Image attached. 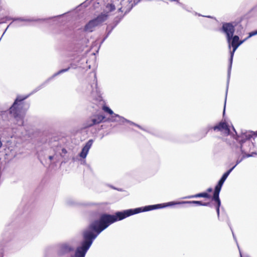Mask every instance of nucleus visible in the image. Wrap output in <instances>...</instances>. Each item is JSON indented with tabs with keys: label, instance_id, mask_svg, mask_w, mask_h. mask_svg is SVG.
I'll return each instance as SVG.
<instances>
[{
	"label": "nucleus",
	"instance_id": "f257e3e1",
	"mask_svg": "<svg viewBox=\"0 0 257 257\" xmlns=\"http://www.w3.org/2000/svg\"><path fill=\"white\" fill-rule=\"evenodd\" d=\"M126 218V217L123 210L117 211L112 215L107 213L102 214L98 219L91 222L88 227L83 230L82 233L83 240L81 243V245L78 246L75 249L74 255L67 257H76L75 254L77 249L90 242L89 248L93 240L102 231L107 228L111 224Z\"/></svg>",
	"mask_w": 257,
	"mask_h": 257
},
{
	"label": "nucleus",
	"instance_id": "f03ea898",
	"mask_svg": "<svg viewBox=\"0 0 257 257\" xmlns=\"http://www.w3.org/2000/svg\"><path fill=\"white\" fill-rule=\"evenodd\" d=\"M195 204L196 205L208 206L210 205L209 202L203 203L200 201H171L163 204H158L155 205H151L136 208L134 209H129L124 210L123 211L126 217L136 214L139 213L151 211L154 209L162 208L166 207L172 206L178 204Z\"/></svg>",
	"mask_w": 257,
	"mask_h": 257
},
{
	"label": "nucleus",
	"instance_id": "7ed1b4c3",
	"mask_svg": "<svg viewBox=\"0 0 257 257\" xmlns=\"http://www.w3.org/2000/svg\"><path fill=\"white\" fill-rule=\"evenodd\" d=\"M29 95L25 96H18L12 105L9 109V112L16 119L17 124L22 126L24 124V114L22 112V101L27 98Z\"/></svg>",
	"mask_w": 257,
	"mask_h": 257
},
{
	"label": "nucleus",
	"instance_id": "20e7f679",
	"mask_svg": "<svg viewBox=\"0 0 257 257\" xmlns=\"http://www.w3.org/2000/svg\"><path fill=\"white\" fill-rule=\"evenodd\" d=\"M227 43H228L229 48L232 47V51L230 52V57L229 59V64L227 72V88L226 96L227 95V90L228 87L229 81L231 74V67L233 61V55L235 51L239 47V37L237 35H233L232 37H231L229 40H227Z\"/></svg>",
	"mask_w": 257,
	"mask_h": 257
},
{
	"label": "nucleus",
	"instance_id": "39448f33",
	"mask_svg": "<svg viewBox=\"0 0 257 257\" xmlns=\"http://www.w3.org/2000/svg\"><path fill=\"white\" fill-rule=\"evenodd\" d=\"M251 132H245L240 137H238L237 140L240 144V150L242 154H246V152L253 150L254 145L250 142L249 139L252 137Z\"/></svg>",
	"mask_w": 257,
	"mask_h": 257
},
{
	"label": "nucleus",
	"instance_id": "423d86ee",
	"mask_svg": "<svg viewBox=\"0 0 257 257\" xmlns=\"http://www.w3.org/2000/svg\"><path fill=\"white\" fill-rule=\"evenodd\" d=\"M108 15L106 13H101L96 18L90 20L84 27V31L88 32H93L95 28L100 25L103 22L106 20Z\"/></svg>",
	"mask_w": 257,
	"mask_h": 257
},
{
	"label": "nucleus",
	"instance_id": "0eeeda50",
	"mask_svg": "<svg viewBox=\"0 0 257 257\" xmlns=\"http://www.w3.org/2000/svg\"><path fill=\"white\" fill-rule=\"evenodd\" d=\"M213 128L214 131L217 130L223 132L226 135L230 134V131L227 123L225 122H220L217 125L213 127L208 126L201 131L202 138L205 137L210 129Z\"/></svg>",
	"mask_w": 257,
	"mask_h": 257
},
{
	"label": "nucleus",
	"instance_id": "6e6552de",
	"mask_svg": "<svg viewBox=\"0 0 257 257\" xmlns=\"http://www.w3.org/2000/svg\"><path fill=\"white\" fill-rule=\"evenodd\" d=\"M74 250V247L68 242L59 243L57 245V254L59 256H62Z\"/></svg>",
	"mask_w": 257,
	"mask_h": 257
},
{
	"label": "nucleus",
	"instance_id": "1a4fd4ad",
	"mask_svg": "<svg viewBox=\"0 0 257 257\" xmlns=\"http://www.w3.org/2000/svg\"><path fill=\"white\" fill-rule=\"evenodd\" d=\"M104 118V116L100 114L93 115L85 121L83 124L84 127L88 128L99 124L103 121Z\"/></svg>",
	"mask_w": 257,
	"mask_h": 257
},
{
	"label": "nucleus",
	"instance_id": "9d476101",
	"mask_svg": "<svg viewBox=\"0 0 257 257\" xmlns=\"http://www.w3.org/2000/svg\"><path fill=\"white\" fill-rule=\"evenodd\" d=\"M235 23H224L221 28L222 31L225 34L226 40H229L233 36L235 31Z\"/></svg>",
	"mask_w": 257,
	"mask_h": 257
},
{
	"label": "nucleus",
	"instance_id": "9b49d317",
	"mask_svg": "<svg viewBox=\"0 0 257 257\" xmlns=\"http://www.w3.org/2000/svg\"><path fill=\"white\" fill-rule=\"evenodd\" d=\"M141 0H122L121 2V7L119 10L124 14L128 13L133 7L139 3Z\"/></svg>",
	"mask_w": 257,
	"mask_h": 257
},
{
	"label": "nucleus",
	"instance_id": "f8f14e48",
	"mask_svg": "<svg viewBox=\"0 0 257 257\" xmlns=\"http://www.w3.org/2000/svg\"><path fill=\"white\" fill-rule=\"evenodd\" d=\"M70 67H69L65 69H61L59 71H58L57 72L54 73L52 76L48 78L45 81H44L43 83H42L40 85L38 86L37 87H36L35 90L32 92V93H35L42 88H43L44 86H45L51 80H52L53 79H54L55 77L63 73L64 72H67L69 69Z\"/></svg>",
	"mask_w": 257,
	"mask_h": 257
},
{
	"label": "nucleus",
	"instance_id": "ddd939ff",
	"mask_svg": "<svg viewBox=\"0 0 257 257\" xmlns=\"http://www.w3.org/2000/svg\"><path fill=\"white\" fill-rule=\"evenodd\" d=\"M93 142L92 139H90L86 143L79 154V156L81 158L85 159L90 149L92 146Z\"/></svg>",
	"mask_w": 257,
	"mask_h": 257
},
{
	"label": "nucleus",
	"instance_id": "4468645a",
	"mask_svg": "<svg viewBox=\"0 0 257 257\" xmlns=\"http://www.w3.org/2000/svg\"><path fill=\"white\" fill-rule=\"evenodd\" d=\"M90 244L91 243L90 242L89 244H87L86 245L83 246L82 247L77 249L75 254L76 257H85L86 252L89 249V247Z\"/></svg>",
	"mask_w": 257,
	"mask_h": 257
},
{
	"label": "nucleus",
	"instance_id": "2eb2a0df",
	"mask_svg": "<svg viewBox=\"0 0 257 257\" xmlns=\"http://www.w3.org/2000/svg\"><path fill=\"white\" fill-rule=\"evenodd\" d=\"M116 117H118V122L120 124H123L125 122H127V123H129L130 124H132V125H134L135 126H137L138 127H139V128L142 130H144V131H146L144 128H143L141 125L132 121H130L125 118H124L123 117L121 116H120V115H116Z\"/></svg>",
	"mask_w": 257,
	"mask_h": 257
},
{
	"label": "nucleus",
	"instance_id": "dca6fc26",
	"mask_svg": "<svg viewBox=\"0 0 257 257\" xmlns=\"http://www.w3.org/2000/svg\"><path fill=\"white\" fill-rule=\"evenodd\" d=\"M212 200L214 201L216 203L215 206L217 214L218 219L220 220V207L221 206V201L219 199V197L212 196Z\"/></svg>",
	"mask_w": 257,
	"mask_h": 257
},
{
	"label": "nucleus",
	"instance_id": "f3484780",
	"mask_svg": "<svg viewBox=\"0 0 257 257\" xmlns=\"http://www.w3.org/2000/svg\"><path fill=\"white\" fill-rule=\"evenodd\" d=\"M225 181L220 179L218 182L217 185L215 187L214 191L213 193V196L219 197V193L221 191L222 186Z\"/></svg>",
	"mask_w": 257,
	"mask_h": 257
},
{
	"label": "nucleus",
	"instance_id": "a211bd4d",
	"mask_svg": "<svg viewBox=\"0 0 257 257\" xmlns=\"http://www.w3.org/2000/svg\"><path fill=\"white\" fill-rule=\"evenodd\" d=\"M199 197H204L207 198H210L211 197L210 195L207 192H202L198 194H196L194 195L188 196L184 197V199H190L194 198H199Z\"/></svg>",
	"mask_w": 257,
	"mask_h": 257
},
{
	"label": "nucleus",
	"instance_id": "6ab92c4d",
	"mask_svg": "<svg viewBox=\"0 0 257 257\" xmlns=\"http://www.w3.org/2000/svg\"><path fill=\"white\" fill-rule=\"evenodd\" d=\"M243 154V155L240 158H238V159L236 160L235 165L237 166L238 164H239L240 163H241L242 161V160L244 159H245V158L253 157V155L254 154H256V153L255 152H252L251 154Z\"/></svg>",
	"mask_w": 257,
	"mask_h": 257
},
{
	"label": "nucleus",
	"instance_id": "aec40b11",
	"mask_svg": "<svg viewBox=\"0 0 257 257\" xmlns=\"http://www.w3.org/2000/svg\"><path fill=\"white\" fill-rule=\"evenodd\" d=\"M66 203L68 205H70V206H73V205H79V204L78 203H77V202H76L72 198H69V199H68L66 201Z\"/></svg>",
	"mask_w": 257,
	"mask_h": 257
},
{
	"label": "nucleus",
	"instance_id": "412c9836",
	"mask_svg": "<svg viewBox=\"0 0 257 257\" xmlns=\"http://www.w3.org/2000/svg\"><path fill=\"white\" fill-rule=\"evenodd\" d=\"M13 22L15 21H20V22H32L34 20L32 19H25L23 18H14Z\"/></svg>",
	"mask_w": 257,
	"mask_h": 257
},
{
	"label": "nucleus",
	"instance_id": "4be33fe9",
	"mask_svg": "<svg viewBox=\"0 0 257 257\" xmlns=\"http://www.w3.org/2000/svg\"><path fill=\"white\" fill-rule=\"evenodd\" d=\"M102 109L106 112H107L110 115H112L113 114V111L108 106L104 105L102 107Z\"/></svg>",
	"mask_w": 257,
	"mask_h": 257
},
{
	"label": "nucleus",
	"instance_id": "5701e85b",
	"mask_svg": "<svg viewBox=\"0 0 257 257\" xmlns=\"http://www.w3.org/2000/svg\"><path fill=\"white\" fill-rule=\"evenodd\" d=\"M117 23H116V24H115L113 26H108L107 28V31L109 29H110V30L108 31V33H107V34L106 35V36L105 37V38H104V39L103 40L102 42H103L105 39L108 37V36L109 35V34L111 33V31L114 29V28L116 26V25H117Z\"/></svg>",
	"mask_w": 257,
	"mask_h": 257
},
{
	"label": "nucleus",
	"instance_id": "b1692460",
	"mask_svg": "<svg viewBox=\"0 0 257 257\" xmlns=\"http://www.w3.org/2000/svg\"><path fill=\"white\" fill-rule=\"evenodd\" d=\"M111 115L110 121L111 122H118V117H116V115H119L118 114L113 113V114Z\"/></svg>",
	"mask_w": 257,
	"mask_h": 257
},
{
	"label": "nucleus",
	"instance_id": "393cba45",
	"mask_svg": "<svg viewBox=\"0 0 257 257\" xmlns=\"http://www.w3.org/2000/svg\"><path fill=\"white\" fill-rule=\"evenodd\" d=\"M106 9L110 12H112L115 10V6L113 4H107L106 6Z\"/></svg>",
	"mask_w": 257,
	"mask_h": 257
},
{
	"label": "nucleus",
	"instance_id": "a878e982",
	"mask_svg": "<svg viewBox=\"0 0 257 257\" xmlns=\"http://www.w3.org/2000/svg\"><path fill=\"white\" fill-rule=\"evenodd\" d=\"M229 175V172H226L225 173L223 174V175L222 176L221 178L220 179L225 181Z\"/></svg>",
	"mask_w": 257,
	"mask_h": 257
},
{
	"label": "nucleus",
	"instance_id": "bb28decb",
	"mask_svg": "<svg viewBox=\"0 0 257 257\" xmlns=\"http://www.w3.org/2000/svg\"><path fill=\"white\" fill-rule=\"evenodd\" d=\"M256 35H257V30L254 31H252L251 32H250L249 33L248 37H251L252 36H253Z\"/></svg>",
	"mask_w": 257,
	"mask_h": 257
},
{
	"label": "nucleus",
	"instance_id": "cd10ccee",
	"mask_svg": "<svg viewBox=\"0 0 257 257\" xmlns=\"http://www.w3.org/2000/svg\"><path fill=\"white\" fill-rule=\"evenodd\" d=\"M193 14L195 15H197L198 16H202V17H207V18H212V17L211 16H203V15H202L197 12H194Z\"/></svg>",
	"mask_w": 257,
	"mask_h": 257
},
{
	"label": "nucleus",
	"instance_id": "c85d7f7f",
	"mask_svg": "<svg viewBox=\"0 0 257 257\" xmlns=\"http://www.w3.org/2000/svg\"><path fill=\"white\" fill-rule=\"evenodd\" d=\"M67 150L63 148V149H62V152H61L60 155H61V156L62 157H64V155L66 154L67 153Z\"/></svg>",
	"mask_w": 257,
	"mask_h": 257
},
{
	"label": "nucleus",
	"instance_id": "c756f323",
	"mask_svg": "<svg viewBox=\"0 0 257 257\" xmlns=\"http://www.w3.org/2000/svg\"><path fill=\"white\" fill-rule=\"evenodd\" d=\"M14 22H13L12 23H11L9 25V26H7V29H8L9 27L10 26H12V25H14L16 27H18V26H21V25H19V24L17 23H13Z\"/></svg>",
	"mask_w": 257,
	"mask_h": 257
},
{
	"label": "nucleus",
	"instance_id": "7c9ffc66",
	"mask_svg": "<svg viewBox=\"0 0 257 257\" xmlns=\"http://www.w3.org/2000/svg\"><path fill=\"white\" fill-rule=\"evenodd\" d=\"M14 22H13L12 23H11L9 25V26H7V29H8L9 27L10 26H12V25H14L16 27H18V26H21V25H19V24L17 23H13Z\"/></svg>",
	"mask_w": 257,
	"mask_h": 257
},
{
	"label": "nucleus",
	"instance_id": "2f4dec72",
	"mask_svg": "<svg viewBox=\"0 0 257 257\" xmlns=\"http://www.w3.org/2000/svg\"><path fill=\"white\" fill-rule=\"evenodd\" d=\"M250 37H248V36L245 39H244V40H241V41H239V43H238V45H239V46L242 44L243 42H244L247 39H248V38H249Z\"/></svg>",
	"mask_w": 257,
	"mask_h": 257
},
{
	"label": "nucleus",
	"instance_id": "473e14b6",
	"mask_svg": "<svg viewBox=\"0 0 257 257\" xmlns=\"http://www.w3.org/2000/svg\"><path fill=\"white\" fill-rule=\"evenodd\" d=\"M180 6L185 10H186L187 11L190 12L191 10L187 9L186 8V6H185L183 4H180Z\"/></svg>",
	"mask_w": 257,
	"mask_h": 257
},
{
	"label": "nucleus",
	"instance_id": "72a5a7b5",
	"mask_svg": "<svg viewBox=\"0 0 257 257\" xmlns=\"http://www.w3.org/2000/svg\"><path fill=\"white\" fill-rule=\"evenodd\" d=\"M236 166V165H235L231 168L228 170L226 172H229V174H230V173L232 171V170L235 168Z\"/></svg>",
	"mask_w": 257,
	"mask_h": 257
},
{
	"label": "nucleus",
	"instance_id": "f704fd0d",
	"mask_svg": "<svg viewBox=\"0 0 257 257\" xmlns=\"http://www.w3.org/2000/svg\"><path fill=\"white\" fill-rule=\"evenodd\" d=\"M12 237L11 236H9L6 239V241H9L11 240Z\"/></svg>",
	"mask_w": 257,
	"mask_h": 257
},
{
	"label": "nucleus",
	"instance_id": "c9c22d12",
	"mask_svg": "<svg viewBox=\"0 0 257 257\" xmlns=\"http://www.w3.org/2000/svg\"><path fill=\"white\" fill-rule=\"evenodd\" d=\"M207 191L208 192H211L212 191V189L211 188H209L207 189Z\"/></svg>",
	"mask_w": 257,
	"mask_h": 257
},
{
	"label": "nucleus",
	"instance_id": "e433bc0d",
	"mask_svg": "<svg viewBox=\"0 0 257 257\" xmlns=\"http://www.w3.org/2000/svg\"><path fill=\"white\" fill-rule=\"evenodd\" d=\"M225 104H226V100L225 101V103H224V110H223V114L225 113Z\"/></svg>",
	"mask_w": 257,
	"mask_h": 257
},
{
	"label": "nucleus",
	"instance_id": "4c0bfd02",
	"mask_svg": "<svg viewBox=\"0 0 257 257\" xmlns=\"http://www.w3.org/2000/svg\"><path fill=\"white\" fill-rule=\"evenodd\" d=\"M232 235H233V238L235 240V241H236V237H235L234 235V233L233 232V231H232Z\"/></svg>",
	"mask_w": 257,
	"mask_h": 257
},
{
	"label": "nucleus",
	"instance_id": "58836bf2",
	"mask_svg": "<svg viewBox=\"0 0 257 257\" xmlns=\"http://www.w3.org/2000/svg\"><path fill=\"white\" fill-rule=\"evenodd\" d=\"M170 1H171V2L176 1L177 2V3H178L180 5L181 3H179L178 0H170Z\"/></svg>",
	"mask_w": 257,
	"mask_h": 257
},
{
	"label": "nucleus",
	"instance_id": "ea45409f",
	"mask_svg": "<svg viewBox=\"0 0 257 257\" xmlns=\"http://www.w3.org/2000/svg\"><path fill=\"white\" fill-rule=\"evenodd\" d=\"M53 156H50L49 157V159H50V161H51L53 159Z\"/></svg>",
	"mask_w": 257,
	"mask_h": 257
},
{
	"label": "nucleus",
	"instance_id": "a19ab883",
	"mask_svg": "<svg viewBox=\"0 0 257 257\" xmlns=\"http://www.w3.org/2000/svg\"><path fill=\"white\" fill-rule=\"evenodd\" d=\"M62 16V15H59V16H57V17H54V18H55V19H57L58 18L60 17H61V16Z\"/></svg>",
	"mask_w": 257,
	"mask_h": 257
},
{
	"label": "nucleus",
	"instance_id": "79ce46f5",
	"mask_svg": "<svg viewBox=\"0 0 257 257\" xmlns=\"http://www.w3.org/2000/svg\"><path fill=\"white\" fill-rule=\"evenodd\" d=\"M2 143L1 141H0V148L2 147Z\"/></svg>",
	"mask_w": 257,
	"mask_h": 257
},
{
	"label": "nucleus",
	"instance_id": "37998d69",
	"mask_svg": "<svg viewBox=\"0 0 257 257\" xmlns=\"http://www.w3.org/2000/svg\"><path fill=\"white\" fill-rule=\"evenodd\" d=\"M233 129L234 131L235 132V133L236 134V131H235V130L234 128V127H233Z\"/></svg>",
	"mask_w": 257,
	"mask_h": 257
},
{
	"label": "nucleus",
	"instance_id": "c03bdc74",
	"mask_svg": "<svg viewBox=\"0 0 257 257\" xmlns=\"http://www.w3.org/2000/svg\"><path fill=\"white\" fill-rule=\"evenodd\" d=\"M240 257H242L240 252Z\"/></svg>",
	"mask_w": 257,
	"mask_h": 257
}]
</instances>
